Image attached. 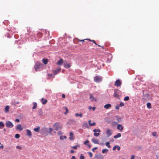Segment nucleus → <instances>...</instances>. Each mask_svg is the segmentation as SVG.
<instances>
[{"instance_id": "1", "label": "nucleus", "mask_w": 159, "mask_h": 159, "mask_svg": "<svg viewBox=\"0 0 159 159\" xmlns=\"http://www.w3.org/2000/svg\"><path fill=\"white\" fill-rule=\"evenodd\" d=\"M53 127L56 130H58L62 128V126L59 122H57L54 124Z\"/></svg>"}, {"instance_id": "2", "label": "nucleus", "mask_w": 159, "mask_h": 159, "mask_svg": "<svg viewBox=\"0 0 159 159\" xmlns=\"http://www.w3.org/2000/svg\"><path fill=\"white\" fill-rule=\"evenodd\" d=\"M43 64L40 62H37L34 66V68L36 71L39 70V69L42 67Z\"/></svg>"}, {"instance_id": "3", "label": "nucleus", "mask_w": 159, "mask_h": 159, "mask_svg": "<svg viewBox=\"0 0 159 159\" xmlns=\"http://www.w3.org/2000/svg\"><path fill=\"white\" fill-rule=\"evenodd\" d=\"M94 80L95 82L99 83L102 81V78L101 77L98 75L94 77Z\"/></svg>"}, {"instance_id": "4", "label": "nucleus", "mask_w": 159, "mask_h": 159, "mask_svg": "<svg viewBox=\"0 0 159 159\" xmlns=\"http://www.w3.org/2000/svg\"><path fill=\"white\" fill-rule=\"evenodd\" d=\"M6 125L7 128H11L14 126L13 124L10 121L7 120L6 122Z\"/></svg>"}, {"instance_id": "5", "label": "nucleus", "mask_w": 159, "mask_h": 159, "mask_svg": "<svg viewBox=\"0 0 159 159\" xmlns=\"http://www.w3.org/2000/svg\"><path fill=\"white\" fill-rule=\"evenodd\" d=\"M93 131L94 132V135L96 137L100 135L99 133L101 132L100 129H94Z\"/></svg>"}, {"instance_id": "6", "label": "nucleus", "mask_w": 159, "mask_h": 159, "mask_svg": "<svg viewBox=\"0 0 159 159\" xmlns=\"http://www.w3.org/2000/svg\"><path fill=\"white\" fill-rule=\"evenodd\" d=\"M120 91L118 89H115L114 93V95L115 97L119 98L120 97L119 93Z\"/></svg>"}, {"instance_id": "7", "label": "nucleus", "mask_w": 159, "mask_h": 159, "mask_svg": "<svg viewBox=\"0 0 159 159\" xmlns=\"http://www.w3.org/2000/svg\"><path fill=\"white\" fill-rule=\"evenodd\" d=\"M121 84V82L118 79L115 82V85L117 87H120Z\"/></svg>"}, {"instance_id": "8", "label": "nucleus", "mask_w": 159, "mask_h": 159, "mask_svg": "<svg viewBox=\"0 0 159 159\" xmlns=\"http://www.w3.org/2000/svg\"><path fill=\"white\" fill-rule=\"evenodd\" d=\"M63 63V60L61 58L57 63V64L58 66L62 65Z\"/></svg>"}, {"instance_id": "9", "label": "nucleus", "mask_w": 159, "mask_h": 159, "mask_svg": "<svg viewBox=\"0 0 159 159\" xmlns=\"http://www.w3.org/2000/svg\"><path fill=\"white\" fill-rule=\"evenodd\" d=\"M124 127L121 124H118L117 127V129L122 131Z\"/></svg>"}, {"instance_id": "10", "label": "nucleus", "mask_w": 159, "mask_h": 159, "mask_svg": "<svg viewBox=\"0 0 159 159\" xmlns=\"http://www.w3.org/2000/svg\"><path fill=\"white\" fill-rule=\"evenodd\" d=\"M69 139L71 140H73L74 139V134L72 132L70 133V137Z\"/></svg>"}, {"instance_id": "11", "label": "nucleus", "mask_w": 159, "mask_h": 159, "mask_svg": "<svg viewBox=\"0 0 159 159\" xmlns=\"http://www.w3.org/2000/svg\"><path fill=\"white\" fill-rule=\"evenodd\" d=\"M27 132V135L29 136L30 138L32 137V133L31 131L29 129H27L26 130Z\"/></svg>"}, {"instance_id": "12", "label": "nucleus", "mask_w": 159, "mask_h": 159, "mask_svg": "<svg viewBox=\"0 0 159 159\" xmlns=\"http://www.w3.org/2000/svg\"><path fill=\"white\" fill-rule=\"evenodd\" d=\"M16 129L20 131H21L23 130V128L21 126L20 124H18L16 125Z\"/></svg>"}, {"instance_id": "13", "label": "nucleus", "mask_w": 159, "mask_h": 159, "mask_svg": "<svg viewBox=\"0 0 159 159\" xmlns=\"http://www.w3.org/2000/svg\"><path fill=\"white\" fill-rule=\"evenodd\" d=\"M92 142L95 144H98L99 141L98 139L95 138H93L92 139Z\"/></svg>"}, {"instance_id": "14", "label": "nucleus", "mask_w": 159, "mask_h": 159, "mask_svg": "<svg viewBox=\"0 0 159 159\" xmlns=\"http://www.w3.org/2000/svg\"><path fill=\"white\" fill-rule=\"evenodd\" d=\"M106 133L107 135V137H108L110 136L112 134L111 131L109 129L107 130Z\"/></svg>"}, {"instance_id": "15", "label": "nucleus", "mask_w": 159, "mask_h": 159, "mask_svg": "<svg viewBox=\"0 0 159 159\" xmlns=\"http://www.w3.org/2000/svg\"><path fill=\"white\" fill-rule=\"evenodd\" d=\"M64 66L66 68H68L70 67L71 65L70 63L67 64L64 63Z\"/></svg>"}, {"instance_id": "16", "label": "nucleus", "mask_w": 159, "mask_h": 159, "mask_svg": "<svg viewBox=\"0 0 159 159\" xmlns=\"http://www.w3.org/2000/svg\"><path fill=\"white\" fill-rule=\"evenodd\" d=\"M41 101L42 103L44 105L47 103V99H44L43 98H42L41 99Z\"/></svg>"}, {"instance_id": "17", "label": "nucleus", "mask_w": 159, "mask_h": 159, "mask_svg": "<svg viewBox=\"0 0 159 159\" xmlns=\"http://www.w3.org/2000/svg\"><path fill=\"white\" fill-rule=\"evenodd\" d=\"M111 107V105L110 104H107L104 105V108H105L106 109H108L109 108H110Z\"/></svg>"}, {"instance_id": "18", "label": "nucleus", "mask_w": 159, "mask_h": 159, "mask_svg": "<svg viewBox=\"0 0 159 159\" xmlns=\"http://www.w3.org/2000/svg\"><path fill=\"white\" fill-rule=\"evenodd\" d=\"M61 70V68H59L57 69L56 70L54 71V74L55 75H56L57 74V73L60 72Z\"/></svg>"}, {"instance_id": "19", "label": "nucleus", "mask_w": 159, "mask_h": 159, "mask_svg": "<svg viewBox=\"0 0 159 159\" xmlns=\"http://www.w3.org/2000/svg\"><path fill=\"white\" fill-rule=\"evenodd\" d=\"M103 157L102 155H99L96 156L95 158V159H103Z\"/></svg>"}, {"instance_id": "20", "label": "nucleus", "mask_w": 159, "mask_h": 159, "mask_svg": "<svg viewBox=\"0 0 159 159\" xmlns=\"http://www.w3.org/2000/svg\"><path fill=\"white\" fill-rule=\"evenodd\" d=\"M90 98V99L91 101H92L93 100H95V101H96V99H95L93 98L92 94H90V98Z\"/></svg>"}, {"instance_id": "21", "label": "nucleus", "mask_w": 159, "mask_h": 159, "mask_svg": "<svg viewBox=\"0 0 159 159\" xmlns=\"http://www.w3.org/2000/svg\"><path fill=\"white\" fill-rule=\"evenodd\" d=\"M42 61L44 64L46 65L48 63V60L47 59H43L42 60Z\"/></svg>"}, {"instance_id": "22", "label": "nucleus", "mask_w": 159, "mask_h": 159, "mask_svg": "<svg viewBox=\"0 0 159 159\" xmlns=\"http://www.w3.org/2000/svg\"><path fill=\"white\" fill-rule=\"evenodd\" d=\"M121 134L120 133H119L117 134L116 135L114 136V138L115 139H116L120 137H121Z\"/></svg>"}, {"instance_id": "23", "label": "nucleus", "mask_w": 159, "mask_h": 159, "mask_svg": "<svg viewBox=\"0 0 159 159\" xmlns=\"http://www.w3.org/2000/svg\"><path fill=\"white\" fill-rule=\"evenodd\" d=\"M40 129V127L39 126H37V128H34V131L36 132H37L39 131V129Z\"/></svg>"}, {"instance_id": "24", "label": "nucleus", "mask_w": 159, "mask_h": 159, "mask_svg": "<svg viewBox=\"0 0 159 159\" xmlns=\"http://www.w3.org/2000/svg\"><path fill=\"white\" fill-rule=\"evenodd\" d=\"M75 115L77 117L79 116L80 117H82L83 116V114L82 113H80V114L75 113Z\"/></svg>"}, {"instance_id": "25", "label": "nucleus", "mask_w": 159, "mask_h": 159, "mask_svg": "<svg viewBox=\"0 0 159 159\" xmlns=\"http://www.w3.org/2000/svg\"><path fill=\"white\" fill-rule=\"evenodd\" d=\"M87 40H89L90 41H91L92 42H93V43H94L95 45H98L99 47H101L100 45L97 44V43H96V42L94 40H91L89 39H87Z\"/></svg>"}, {"instance_id": "26", "label": "nucleus", "mask_w": 159, "mask_h": 159, "mask_svg": "<svg viewBox=\"0 0 159 159\" xmlns=\"http://www.w3.org/2000/svg\"><path fill=\"white\" fill-rule=\"evenodd\" d=\"M9 109V107L8 106H6L5 109V112L7 113Z\"/></svg>"}, {"instance_id": "27", "label": "nucleus", "mask_w": 159, "mask_h": 159, "mask_svg": "<svg viewBox=\"0 0 159 159\" xmlns=\"http://www.w3.org/2000/svg\"><path fill=\"white\" fill-rule=\"evenodd\" d=\"M83 127L85 128H89L88 125L87 123H84L83 124Z\"/></svg>"}, {"instance_id": "28", "label": "nucleus", "mask_w": 159, "mask_h": 159, "mask_svg": "<svg viewBox=\"0 0 159 159\" xmlns=\"http://www.w3.org/2000/svg\"><path fill=\"white\" fill-rule=\"evenodd\" d=\"M33 107L32 108L33 109H35L37 107V104L36 103L34 102L33 103Z\"/></svg>"}, {"instance_id": "29", "label": "nucleus", "mask_w": 159, "mask_h": 159, "mask_svg": "<svg viewBox=\"0 0 159 159\" xmlns=\"http://www.w3.org/2000/svg\"><path fill=\"white\" fill-rule=\"evenodd\" d=\"M108 151V150L107 149H103L102 151V152L103 153H107Z\"/></svg>"}, {"instance_id": "30", "label": "nucleus", "mask_w": 159, "mask_h": 159, "mask_svg": "<svg viewBox=\"0 0 159 159\" xmlns=\"http://www.w3.org/2000/svg\"><path fill=\"white\" fill-rule=\"evenodd\" d=\"M147 106L148 108H151V104L150 102H148L147 103Z\"/></svg>"}, {"instance_id": "31", "label": "nucleus", "mask_w": 159, "mask_h": 159, "mask_svg": "<svg viewBox=\"0 0 159 159\" xmlns=\"http://www.w3.org/2000/svg\"><path fill=\"white\" fill-rule=\"evenodd\" d=\"M116 118V120L118 121H119L121 120V118L116 116H115Z\"/></svg>"}, {"instance_id": "32", "label": "nucleus", "mask_w": 159, "mask_h": 159, "mask_svg": "<svg viewBox=\"0 0 159 159\" xmlns=\"http://www.w3.org/2000/svg\"><path fill=\"white\" fill-rule=\"evenodd\" d=\"M106 145L107 147L108 148H110L111 146L110 145V143L109 142H107L106 143Z\"/></svg>"}, {"instance_id": "33", "label": "nucleus", "mask_w": 159, "mask_h": 159, "mask_svg": "<svg viewBox=\"0 0 159 159\" xmlns=\"http://www.w3.org/2000/svg\"><path fill=\"white\" fill-rule=\"evenodd\" d=\"M4 126V124L2 121L0 122V126L3 127Z\"/></svg>"}, {"instance_id": "34", "label": "nucleus", "mask_w": 159, "mask_h": 159, "mask_svg": "<svg viewBox=\"0 0 159 159\" xmlns=\"http://www.w3.org/2000/svg\"><path fill=\"white\" fill-rule=\"evenodd\" d=\"M129 99V97L128 96L125 97L124 98V100L125 101H127Z\"/></svg>"}, {"instance_id": "35", "label": "nucleus", "mask_w": 159, "mask_h": 159, "mask_svg": "<svg viewBox=\"0 0 159 159\" xmlns=\"http://www.w3.org/2000/svg\"><path fill=\"white\" fill-rule=\"evenodd\" d=\"M20 135H19V134H16L15 136V137L17 139H19L20 138Z\"/></svg>"}, {"instance_id": "36", "label": "nucleus", "mask_w": 159, "mask_h": 159, "mask_svg": "<svg viewBox=\"0 0 159 159\" xmlns=\"http://www.w3.org/2000/svg\"><path fill=\"white\" fill-rule=\"evenodd\" d=\"M65 109H66V112L64 113L66 115V114L68 112V109L66 107H65Z\"/></svg>"}, {"instance_id": "37", "label": "nucleus", "mask_w": 159, "mask_h": 159, "mask_svg": "<svg viewBox=\"0 0 159 159\" xmlns=\"http://www.w3.org/2000/svg\"><path fill=\"white\" fill-rule=\"evenodd\" d=\"M152 135L153 136L155 137L157 136V133L155 132H153L152 133Z\"/></svg>"}, {"instance_id": "38", "label": "nucleus", "mask_w": 159, "mask_h": 159, "mask_svg": "<svg viewBox=\"0 0 159 159\" xmlns=\"http://www.w3.org/2000/svg\"><path fill=\"white\" fill-rule=\"evenodd\" d=\"M88 154L89 155V156H90V157H92L93 156V154L91 152H88Z\"/></svg>"}, {"instance_id": "39", "label": "nucleus", "mask_w": 159, "mask_h": 159, "mask_svg": "<svg viewBox=\"0 0 159 159\" xmlns=\"http://www.w3.org/2000/svg\"><path fill=\"white\" fill-rule=\"evenodd\" d=\"M117 124V123L116 121H113L112 123V125L114 126H116Z\"/></svg>"}, {"instance_id": "40", "label": "nucleus", "mask_w": 159, "mask_h": 159, "mask_svg": "<svg viewBox=\"0 0 159 159\" xmlns=\"http://www.w3.org/2000/svg\"><path fill=\"white\" fill-rule=\"evenodd\" d=\"M96 125V123L95 122H93L92 123H91V124L90 125V126H94Z\"/></svg>"}, {"instance_id": "41", "label": "nucleus", "mask_w": 159, "mask_h": 159, "mask_svg": "<svg viewBox=\"0 0 159 159\" xmlns=\"http://www.w3.org/2000/svg\"><path fill=\"white\" fill-rule=\"evenodd\" d=\"M80 159H84V156L82 155V154H81L80 157Z\"/></svg>"}, {"instance_id": "42", "label": "nucleus", "mask_w": 159, "mask_h": 159, "mask_svg": "<svg viewBox=\"0 0 159 159\" xmlns=\"http://www.w3.org/2000/svg\"><path fill=\"white\" fill-rule=\"evenodd\" d=\"M89 141L88 140H86L84 142V144L85 145H87L88 143H89Z\"/></svg>"}, {"instance_id": "43", "label": "nucleus", "mask_w": 159, "mask_h": 159, "mask_svg": "<svg viewBox=\"0 0 159 159\" xmlns=\"http://www.w3.org/2000/svg\"><path fill=\"white\" fill-rule=\"evenodd\" d=\"M124 104L122 102H121L119 104V106H120V107H122V106H124Z\"/></svg>"}, {"instance_id": "44", "label": "nucleus", "mask_w": 159, "mask_h": 159, "mask_svg": "<svg viewBox=\"0 0 159 159\" xmlns=\"http://www.w3.org/2000/svg\"><path fill=\"white\" fill-rule=\"evenodd\" d=\"M98 149V148L97 147H94V148H93L92 149V151L94 152L95 151V150H96Z\"/></svg>"}, {"instance_id": "45", "label": "nucleus", "mask_w": 159, "mask_h": 159, "mask_svg": "<svg viewBox=\"0 0 159 159\" xmlns=\"http://www.w3.org/2000/svg\"><path fill=\"white\" fill-rule=\"evenodd\" d=\"M72 148L75 149H77V146H75L72 147Z\"/></svg>"}, {"instance_id": "46", "label": "nucleus", "mask_w": 159, "mask_h": 159, "mask_svg": "<svg viewBox=\"0 0 159 159\" xmlns=\"http://www.w3.org/2000/svg\"><path fill=\"white\" fill-rule=\"evenodd\" d=\"M16 148L17 149H22V148L21 147L19 146H16Z\"/></svg>"}, {"instance_id": "47", "label": "nucleus", "mask_w": 159, "mask_h": 159, "mask_svg": "<svg viewBox=\"0 0 159 159\" xmlns=\"http://www.w3.org/2000/svg\"><path fill=\"white\" fill-rule=\"evenodd\" d=\"M49 131H50V134H51V132H52V128H49Z\"/></svg>"}, {"instance_id": "48", "label": "nucleus", "mask_w": 159, "mask_h": 159, "mask_svg": "<svg viewBox=\"0 0 159 159\" xmlns=\"http://www.w3.org/2000/svg\"><path fill=\"white\" fill-rule=\"evenodd\" d=\"M87 40V39H83V40H80L79 39H78V41L80 42L84 41L85 40Z\"/></svg>"}, {"instance_id": "49", "label": "nucleus", "mask_w": 159, "mask_h": 159, "mask_svg": "<svg viewBox=\"0 0 159 159\" xmlns=\"http://www.w3.org/2000/svg\"><path fill=\"white\" fill-rule=\"evenodd\" d=\"M115 108L117 110H119V106H116Z\"/></svg>"}, {"instance_id": "50", "label": "nucleus", "mask_w": 159, "mask_h": 159, "mask_svg": "<svg viewBox=\"0 0 159 159\" xmlns=\"http://www.w3.org/2000/svg\"><path fill=\"white\" fill-rule=\"evenodd\" d=\"M91 120H89V121H88V123L89 124V125L90 126V124H91Z\"/></svg>"}, {"instance_id": "51", "label": "nucleus", "mask_w": 159, "mask_h": 159, "mask_svg": "<svg viewBox=\"0 0 159 159\" xmlns=\"http://www.w3.org/2000/svg\"><path fill=\"white\" fill-rule=\"evenodd\" d=\"M134 155H133L131 157V158L130 159H134Z\"/></svg>"}, {"instance_id": "52", "label": "nucleus", "mask_w": 159, "mask_h": 159, "mask_svg": "<svg viewBox=\"0 0 159 159\" xmlns=\"http://www.w3.org/2000/svg\"><path fill=\"white\" fill-rule=\"evenodd\" d=\"M117 148V147L116 146H115L114 147H113V150H115L116 149V148Z\"/></svg>"}, {"instance_id": "53", "label": "nucleus", "mask_w": 159, "mask_h": 159, "mask_svg": "<svg viewBox=\"0 0 159 159\" xmlns=\"http://www.w3.org/2000/svg\"><path fill=\"white\" fill-rule=\"evenodd\" d=\"M117 149L118 151H119L120 150V148L119 146H118L117 147Z\"/></svg>"}, {"instance_id": "54", "label": "nucleus", "mask_w": 159, "mask_h": 159, "mask_svg": "<svg viewBox=\"0 0 159 159\" xmlns=\"http://www.w3.org/2000/svg\"><path fill=\"white\" fill-rule=\"evenodd\" d=\"M62 97L63 98H65V95L64 94H63L62 95Z\"/></svg>"}, {"instance_id": "55", "label": "nucleus", "mask_w": 159, "mask_h": 159, "mask_svg": "<svg viewBox=\"0 0 159 159\" xmlns=\"http://www.w3.org/2000/svg\"><path fill=\"white\" fill-rule=\"evenodd\" d=\"M70 153H73L74 152V150H73L71 149V150H70Z\"/></svg>"}, {"instance_id": "56", "label": "nucleus", "mask_w": 159, "mask_h": 159, "mask_svg": "<svg viewBox=\"0 0 159 159\" xmlns=\"http://www.w3.org/2000/svg\"><path fill=\"white\" fill-rule=\"evenodd\" d=\"M3 145H2V144L0 146V149H3Z\"/></svg>"}, {"instance_id": "57", "label": "nucleus", "mask_w": 159, "mask_h": 159, "mask_svg": "<svg viewBox=\"0 0 159 159\" xmlns=\"http://www.w3.org/2000/svg\"><path fill=\"white\" fill-rule=\"evenodd\" d=\"M15 121H16V122H19V119H16V120H15Z\"/></svg>"}, {"instance_id": "58", "label": "nucleus", "mask_w": 159, "mask_h": 159, "mask_svg": "<svg viewBox=\"0 0 159 159\" xmlns=\"http://www.w3.org/2000/svg\"><path fill=\"white\" fill-rule=\"evenodd\" d=\"M92 109L93 111H94L95 110V107H92Z\"/></svg>"}, {"instance_id": "59", "label": "nucleus", "mask_w": 159, "mask_h": 159, "mask_svg": "<svg viewBox=\"0 0 159 159\" xmlns=\"http://www.w3.org/2000/svg\"><path fill=\"white\" fill-rule=\"evenodd\" d=\"M87 145L88 146L89 148H90L91 147V146L89 144H87Z\"/></svg>"}, {"instance_id": "60", "label": "nucleus", "mask_w": 159, "mask_h": 159, "mask_svg": "<svg viewBox=\"0 0 159 159\" xmlns=\"http://www.w3.org/2000/svg\"><path fill=\"white\" fill-rule=\"evenodd\" d=\"M3 131L5 132L6 131V129H3Z\"/></svg>"}, {"instance_id": "61", "label": "nucleus", "mask_w": 159, "mask_h": 159, "mask_svg": "<svg viewBox=\"0 0 159 159\" xmlns=\"http://www.w3.org/2000/svg\"><path fill=\"white\" fill-rule=\"evenodd\" d=\"M49 75H50V77H51V76H52V74H49Z\"/></svg>"}, {"instance_id": "62", "label": "nucleus", "mask_w": 159, "mask_h": 159, "mask_svg": "<svg viewBox=\"0 0 159 159\" xmlns=\"http://www.w3.org/2000/svg\"><path fill=\"white\" fill-rule=\"evenodd\" d=\"M91 106H90V107H89V108L90 109H91Z\"/></svg>"}, {"instance_id": "63", "label": "nucleus", "mask_w": 159, "mask_h": 159, "mask_svg": "<svg viewBox=\"0 0 159 159\" xmlns=\"http://www.w3.org/2000/svg\"><path fill=\"white\" fill-rule=\"evenodd\" d=\"M61 137H62L61 136V137H60V139H62Z\"/></svg>"}, {"instance_id": "64", "label": "nucleus", "mask_w": 159, "mask_h": 159, "mask_svg": "<svg viewBox=\"0 0 159 159\" xmlns=\"http://www.w3.org/2000/svg\"><path fill=\"white\" fill-rule=\"evenodd\" d=\"M122 159H125L124 158H123Z\"/></svg>"}]
</instances>
